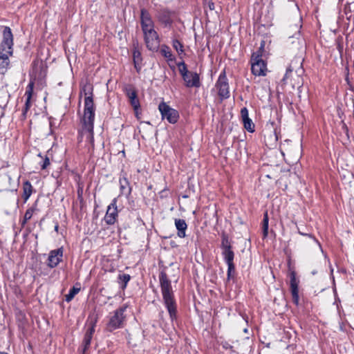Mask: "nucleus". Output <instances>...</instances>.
Wrapping results in <instances>:
<instances>
[{"instance_id": "obj_1", "label": "nucleus", "mask_w": 354, "mask_h": 354, "mask_svg": "<svg viewBox=\"0 0 354 354\" xmlns=\"http://www.w3.org/2000/svg\"><path fill=\"white\" fill-rule=\"evenodd\" d=\"M93 86L85 85L80 93L85 95L84 114L80 120L82 131L87 133L86 139L93 145L94 142V121L95 106L93 102Z\"/></svg>"}, {"instance_id": "obj_2", "label": "nucleus", "mask_w": 354, "mask_h": 354, "mask_svg": "<svg viewBox=\"0 0 354 354\" xmlns=\"http://www.w3.org/2000/svg\"><path fill=\"white\" fill-rule=\"evenodd\" d=\"M165 267L159 274V283L162 295L163 304L168 311L170 319L173 322L177 319V303L172 289L171 282L165 271Z\"/></svg>"}, {"instance_id": "obj_3", "label": "nucleus", "mask_w": 354, "mask_h": 354, "mask_svg": "<svg viewBox=\"0 0 354 354\" xmlns=\"http://www.w3.org/2000/svg\"><path fill=\"white\" fill-rule=\"evenodd\" d=\"M2 40L0 43V75H4L10 66V56L13 55L14 37L9 26H2Z\"/></svg>"}, {"instance_id": "obj_4", "label": "nucleus", "mask_w": 354, "mask_h": 354, "mask_svg": "<svg viewBox=\"0 0 354 354\" xmlns=\"http://www.w3.org/2000/svg\"><path fill=\"white\" fill-rule=\"evenodd\" d=\"M129 307V304L126 303L113 312V315H110L106 324V330L107 331L113 332L115 330L124 328L126 321L124 312Z\"/></svg>"}, {"instance_id": "obj_5", "label": "nucleus", "mask_w": 354, "mask_h": 354, "mask_svg": "<svg viewBox=\"0 0 354 354\" xmlns=\"http://www.w3.org/2000/svg\"><path fill=\"white\" fill-rule=\"evenodd\" d=\"M154 28L155 26H148L141 28L147 49L152 52H158L159 50L160 39Z\"/></svg>"}, {"instance_id": "obj_6", "label": "nucleus", "mask_w": 354, "mask_h": 354, "mask_svg": "<svg viewBox=\"0 0 354 354\" xmlns=\"http://www.w3.org/2000/svg\"><path fill=\"white\" fill-rule=\"evenodd\" d=\"M158 109L162 120L166 119L171 124H175L178 122L179 118L178 111L170 107L166 102H160L158 105Z\"/></svg>"}, {"instance_id": "obj_7", "label": "nucleus", "mask_w": 354, "mask_h": 354, "mask_svg": "<svg viewBox=\"0 0 354 354\" xmlns=\"http://www.w3.org/2000/svg\"><path fill=\"white\" fill-rule=\"evenodd\" d=\"M216 87L218 89V95L221 99H227L230 97L228 80L225 70L220 73L216 83Z\"/></svg>"}, {"instance_id": "obj_8", "label": "nucleus", "mask_w": 354, "mask_h": 354, "mask_svg": "<svg viewBox=\"0 0 354 354\" xmlns=\"http://www.w3.org/2000/svg\"><path fill=\"white\" fill-rule=\"evenodd\" d=\"M174 12L167 8L160 9L156 12V18L158 23L166 28H171L174 23Z\"/></svg>"}, {"instance_id": "obj_9", "label": "nucleus", "mask_w": 354, "mask_h": 354, "mask_svg": "<svg viewBox=\"0 0 354 354\" xmlns=\"http://www.w3.org/2000/svg\"><path fill=\"white\" fill-rule=\"evenodd\" d=\"M123 91L129 98V102L133 109L136 117H138V111L140 107V104L138 98L136 88L131 84H127L123 88Z\"/></svg>"}, {"instance_id": "obj_10", "label": "nucleus", "mask_w": 354, "mask_h": 354, "mask_svg": "<svg viewBox=\"0 0 354 354\" xmlns=\"http://www.w3.org/2000/svg\"><path fill=\"white\" fill-rule=\"evenodd\" d=\"M117 202L118 198H114L107 207L106 212L104 217V221L108 225H114L117 221V218L118 217Z\"/></svg>"}, {"instance_id": "obj_11", "label": "nucleus", "mask_w": 354, "mask_h": 354, "mask_svg": "<svg viewBox=\"0 0 354 354\" xmlns=\"http://www.w3.org/2000/svg\"><path fill=\"white\" fill-rule=\"evenodd\" d=\"M221 248L223 259H234V252L232 250V241L225 232L221 234Z\"/></svg>"}, {"instance_id": "obj_12", "label": "nucleus", "mask_w": 354, "mask_h": 354, "mask_svg": "<svg viewBox=\"0 0 354 354\" xmlns=\"http://www.w3.org/2000/svg\"><path fill=\"white\" fill-rule=\"evenodd\" d=\"M120 194L124 196L127 199H129L133 190L132 186L127 178V174L122 171L119 177Z\"/></svg>"}, {"instance_id": "obj_13", "label": "nucleus", "mask_w": 354, "mask_h": 354, "mask_svg": "<svg viewBox=\"0 0 354 354\" xmlns=\"http://www.w3.org/2000/svg\"><path fill=\"white\" fill-rule=\"evenodd\" d=\"M290 290L292 297V302L297 306H299V280L297 279V273L294 270H290Z\"/></svg>"}, {"instance_id": "obj_14", "label": "nucleus", "mask_w": 354, "mask_h": 354, "mask_svg": "<svg viewBox=\"0 0 354 354\" xmlns=\"http://www.w3.org/2000/svg\"><path fill=\"white\" fill-rule=\"evenodd\" d=\"M251 71L255 76H265L267 71L266 63L262 59L251 58Z\"/></svg>"}, {"instance_id": "obj_15", "label": "nucleus", "mask_w": 354, "mask_h": 354, "mask_svg": "<svg viewBox=\"0 0 354 354\" xmlns=\"http://www.w3.org/2000/svg\"><path fill=\"white\" fill-rule=\"evenodd\" d=\"M63 252V248L50 251L47 260L48 267L50 268H56L62 261Z\"/></svg>"}, {"instance_id": "obj_16", "label": "nucleus", "mask_w": 354, "mask_h": 354, "mask_svg": "<svg viewBox=\"0 0 354 354\" xmlns=\"http://www.w3.org/2000/svg\"><path fill=\"white\" fill-rule=\"evenodd\" d=\"M182 79L184 81L186 87L199 88L201 86L199 75L196 72L190 71L186 75L182 76Z\"/></svg>"}, {"instance_id": "obj_17", "label": "nucleus", "mask_w": 354, "mask_h": 354, "mask_svg": "<svg viewBox=\"0 0 354 354\" xmlns=\"http://www.w3.org/2000/svg\"><path fill=\"white\" fill-rule=\"evenodd\" d=\"M132 55H133V62L134 65V68L136 70L137 73H140L142 68V57L141 55V52L139 50V44L138 41H134L133 43V50H132Z\"/></svg>"}, {"instance_id": "obj_18", "label": "nucleus", "mask_w": 354, "mask_h": 354, "mask_svg": "<svg viewBox=\"0 0 354 354\" xmlns=\"http://www.w3.org/2000/svg\"><path fill=\"white\" fill-rule=\"evenodd\" d=\"M33 87H34V82L31 81L28 84L26 91L25 93V95H26V100L24 106L22 109V113H21V119L22 120H25L26 118L27 113L31 106L30 100H31V97H32V93H33Z\"/></svg>"}, {"instance_id": "obj_19", "label": "nucleus", "mask_w": 354, "mask_h": 354, "mask_svg": "<svg viewBox=\"0 0 354 354\" xmlns=\"http://www.w3.org/2000/svg\"><path fill=\"white\" fill-rule=\"evenodd\" d=\"M241 115L243 122L244 128L249 132L253 133L254 130V124L252 120L249 118L248 110L246 107L241 109Z\"/></svg>"}, {"instance_id": "obj_20", "label": "nucleus", "mask_w": 354, "mask_h": 354, "mask_svg": "<svg viewBox=\"0 0 354 354\" xmlns=\"http://www.w3.org/2000/svg\"><path fill=\"white\" fill-rule=\"evenodd\" d=\"M140 26L142 27H146L148 26H155L154 22L152 19L151 15L146 8H142L140 10Z\"/></svg>"}, {"instance_id": "obj_21", "label": "nucleus", "mask_w": 354, "mask_h": 354, "mask_svg": "<svg viewBox=\"0 0 354 354\" xmlns=\"http://www.w3.org/2000/svg\"><path fill=\"white\" fill-rule=\"evenodd\" d=\"M174 223L177 230V235L179 238H185L186 235V230L187 229V224L184 219L175 218Z\"/></svg>"}, {"instance_id": "obj_22", "label": "nucleus", "mask_w": 354, "mask_h": 354, "mask_svg": "<svg viewBox=\"0 0 354 354\" xmlns=\"http://www.w3.org/2000/svg\"><path fill=\"white\" fill-rule=\"evenodd\" d=\"M160 54L167 59V62H175L176 57L172 54L171 50L167 44H162L159 46Z\"/></svg>"}, {"instance_id": "obj_23", "label": "nucleus", "mask_w": 354, "mask_h": 354, "mask_svg": "<svg viewBox=\"0 0 354 354\" xmlns=\"http://www.w3.org/2000/svg\"><path fill=\"white\" fill-rule=\"evenodd\" d=\"M227 265V280L230 281L234 279L235 265L234 263V259H223Z\"/></svg>"}, {"instance_id": "obj_24", "label": "nucleus", "mask_w": 354, "mask_h": 354, "mask_svg": "<svg viewBox=\"0 0 354 354\" xmlns=\"http://www.w3.org/2000/svg\"><path fill=\"white\" fill-rule=\"evenodd\" d=\"M33 187L31 185V183L28 180H26L23 183V194H22V198L24 201V203H26L30 196H31L32 193Z\"/></svg>"}, {"instance_id": "obj_25", "label": "nucleus", "mask_w": 354, "mask_h": 354, "mask_svg": "<svg viewBox=\"0 0 354 354\" xmlns=\"http://www.w3.org/2000/svg\"><path fill=\"white\" fill-rule=\"evenodd\" d=\"M97 315H89L88 319V321H89V326L86 330L85 334L93 337V333H95V328L96 326V324L97 322Z\"/></svg>"}, {"instance_id": "obj_26", "label": "nucleus", "mask_w": 354, "mask_h": 354, "mask_svg": "<svg viewBox=\"0 0 354 354\" xmlns=\"http://www.w3.org/2000/svg\"><path fill=\"white\" fill-rule=\"evenodd\" d=\"M37 201H36L35 202V203L32 205V206L30 208H28L25 214H24V219L21 221V226L24 227L25 225V224L27 223L28 221H29L33 213L35 212V211H37Z\"/></svg>"}, {"instance_id": "obj_27", "label": "nucleus", "mask_w": 354, "mask_h": 354, "mask_svg": "<svg viewBox=\"0 0 354 354\" xmlns=\"http://www.w3.org/2000/svg\"><path fill=\"white\" fill-rule=\"evenodd\" d=\"M118 279V283L121 284V289L124 290L127 288V283L131 279V276L126 273L120 274Z\"/></svg>"}, {"instance_id": "obj_28", "label": "nucleus", "mask_w": 354, "mask_h": 354, "mask_svg": "<svg viewBox=\"0 0 354 354\" xmlns=\"http://www.w3.org/2000/svg\"><path fill=\"white\" fill-rule=\"evenodd\" d=\"M92 338V336L84 334L82 344V354H87V351L90 347Z\"/></svg>"}, {"instance_id": "obj_29", "label": "nucleus", "mask_w": 354, "mask_h": 354, "mask_svg": "<svg viewBox=\"0 0 354 354\" xmlns=\"http://www.w3.org/2000/svg\"><path fill=\"white\" fill-rule=\"evenodd\" d=\"M171 44H172L173 48L177 51V53L179 55L184 53L185 50H184L183 44L178 39H173L171 41Z\"/></svg>"}, {"instance_id": "obj_30", "label": "nucleus", "mask_w": 354, "mask_h": 354, "mask_svg": "<svg viewBox=\"0 0 354 354\" xmlns=\"http://www.w3.org/2000/svg\"><path fill=\"white\" fill-rule=\"evenodd\" d=\"M268 222H269V218L268 212H266L263 214V218L262 221V230H263V237H266L268 234Z\"/></svg>"}, {"instance_id": "obj_31", "label": "nucleus", "mask_w": 354, "mask_h": 354, "mask_svg": "<svg viewBox=\"0 0 354 354\" xmlns=\"http://www.w3.org/2000/svg\"><path fill=\"white\" fill-rule=\"evenodd\" d=\"M266 45V41L262 40L260 44V46L256 52H254L252 55L251 58L254 59H262L263 53L264 52V48Z\"/></svg>"}, {"instance_id": "obj_32", "label": "nucleus", "mask_w": 354, "mask_h": 354, "mask_svg": "<svg viewBox=\"0 0 354 354\" xmlns=\"http://www.w3.org/2000/svg\"><path fill=\"white\" fill-rule=\"evenodd\" d=\"M80 291V288L73 286L67 295H65V300L67 302L71 301L74 297Z\"/></svg>"}, {"instance_id": "obj_33", "label": "nucleus", "mask_w": 354, "mask_h": 354, "mask_svg": "<svg viewBox=\"0 0 354 354\" xmlns=\"http://www.w3.org/2000/svg\"><path fill=\"white\" fill-rule=\"evenodd\" d=\"M177 66L181 77L189 72L187 69V66L184 61L177 63Z\"/></svg>"}, {"instance_id": "obj_34", "label": "nucleus", "mask_w": 354, "mask_h": 354, "mask_svg": "<svg viewBox=\"0 0 354 354\" xmlns=\"http://www.w3.org/2000/svg\"><path fill=\"white\" fill-rule=\"evenodd\" d=\"M292 71H293V69L292 68L291 66H289L287 68L286 73H285L283 77L282 78V80H281V84L283 85H285L287 84V80L288 79L290 74L292 73Z\"/></svg>"}, {"instance_id": "obj_35", "label": "nucleus", "mask_w": 354, "mask_h": 354, "mask_svg": "<svg viewBox=\"0 0 354 354\" xmlns=\"http://www.w3.org/2000/svg\"><path fill=\"white\" fill-rule=\"evenodd\" d=\"M50 165V160L48 156H45L44 158L42 163L40 162V167L42 170L46 169V167Z\"/></svg>"}, {"instance_id": "obj_36", "label": "nucleus", "mask_w": 354, "mask_h": 354, "mask_svg": "<svg viewBox=\"0 0 354 354\" xmlns=\"http://www.w3.org/2000/svg\"><path fill=\"white\" fill-rule=\"evenodd\" d=\"M223 348L225 350H230L232 352H234L233 346H232L228 342L224 341L221 343Z\"/></svg>"}, {"instance_id": "obj_37", "label": "nucleus", "mask_w": 354, "mask_h": 354, "mask_svg": "<svg viewBox=\"0 0 354 354\" xmlns=\"http://www.w3.org/2000/svg\"><path fill=\"white\" fill-rule=\"evenodd\" d=\"M204 6L205 8H208L209 10H214L215 9L214 3L212 0H207V1L204 2Z\"/></svg>"}, {"instance_id": "obj_38", "label": "nucleus", "mask_w": 354, "mask_h": 354, "mask_svg": "<svg viewBox=\"0 0 354 354\" xmlns=\"http://www.w3.org/2000/svg\"><path fill=\"white\" fill-rule=\"evenodd\" d=\"M298 232H299V234H301L302 236L310 237V238L313 239L314 241H315L316 242L318 243V241L317 240V239L313 234L301 232L299 230L298 231Z\"/></svg>"}, {"instance_id": "obj_39", "label": "nucleus", "mask_w": 354, "mask_h": 354, "mask_svg": "<svg viewBox=\"0 0 354 354\" xmlns=\"http://www.w3.org/2000/svg\"><path fill=\"white\" fill-rule=\"evenodd\" d=\"M14 293L18 297V295H21V290L18 286H16L14 289Z\"/></svg>"}, {"instance_id": "obj_40", "label": "nucleus", "mask_w": 354, "mask_h": 354, "mask_svg": "<svg viewBox=\"0 0 354 354\" xmlns=\"http://www.w3.org/2000/svg\"><path fill=\"white\" fill-rule=\"evenodd\" d=\"M54 230L55 232H58V230H59V223L57 222H56L55 223V227H54Z\"/></svg>"}, {"instance_id": "obj_41", "label": "nucleus", "mask_w": 354, "mask_h": 354, "mask_svg": "<svg viewBox=\"0 0 354 354\" xmlns=\"http://www.w3.org/2000/svg\"><path fill=\"white\" fill-rule=\"evenodd\" d=\"M77 194H78V197L79 198H82V189H78L77 191Z\"/></svg>"}, {"instance_id": "obj_42", "label": "nucleus", "mask_w": 354, "mask_h": 354, "mask_svg": "<svg viewBox=\"0 0 354 354\" xmlns=\"http://www.w3.org/2000/svg\"><path fill=\"white\" fill-rule=\"evenodd\" d=\"M301 80H302L301 79ZM298 85H299V86H299V88L301 87V86H302V85H303V82H302V81H301V82H298Z\"/></svg>"}, {"instance_id": "obj_43", "label": "nucleus", "mask_w": 354, "mask_h": 354, "mask_svg": "<svg viewBox=\"0 0 354 354\" xmlns=\"http://www.w3.org/2000/svg\"><path fill=\"white\" fill-rule=\"evenodd\" d=\"M169 67H170V68H171L173 71H175V66H173V65H170V64H169Z\"/></svg>"}, {"instance_id": "obj_44", "label": "nucleus", "mask_w": 354, "mask_h": 354, "mask_svg": "<svg viewBox=\"0 0 354 354\" xmlns=\"http://www.w3.org/2000/svg\"><path fill=\"white\" fill-rule=\"evenodd\" d=\"M44 221V218H42L40 220L39 223V225L40 226L42 225V223H43V221Z\"/></svg>"}, {"instance_id": "obj_45", "label": "nucleus", "mask_w": 354, "mask_h": 354, "mask_svg": "<svg viewBox=\"0 0 354 354\" xmlns=\"http://www.w3.org/2000/svg\"><path fill=\"white\" fill-rule=\"evenodd\" d=\"M170 245H171V247L176 246V245L174 242H171Z\"/></svg>"}, {"instance_id": "obj_46", "label": "nucleus", "mask_w": 354, "mask_h": 354, "mask_svg": "<svg viewBox=\"0 0 354 354\" xmlns=\"http://www.w3.org/2000/svg\"><path fill=\"white\" fill-rule=\"evenodd\" d=\"M0 354H8V353H6V352L0 351Z\"/></svg>"}, {"instance_id": "obj_47", "label": "nucleus", "mask_w": 354, "mask_h": 354, "mask_svg": "<svg viewBox=\"0 0 354 354\" xmlns=\"http://www.w3.org/2000/svg\"><path fill=\"white\" fill-rule=\"evenodd\" d=\"M39 157H41L43 159V156L41 155V153H39L38 155Z\"/></svg>"}, {"instance_id": "obj_48", "label": "nucleus", "mask_w": 354, "mask_h": 354, "mask_svg": "<svg viewBox=\"0 0 354 354\" xmlns=\"http://www.w3.org/2000/svg\"><path fill=\"white\" fill-rule=\"evenodd\" d=\"M244 332H245V333H247V332H248V329H247V328H245V329H244Z\"/></svg>"}, {"instance_id": "obj_49", "label": "nucleus", "mask_w": 354, "mask_h": 354, "mask_svg": "<svg viewBox=\"0 0 354 354\" xmlns=\"http://www.w3.org/2000/svg\"><path fill=\"white\" fill-rule=\"evenodd\" d=\"M7 178H8V180H10V176H7Z\"/></svg>"}, {"instance_id": "obj_50", "label": "nucleus", "mask_w": 354, "mask_h": 354, "mask_svg": "<svg viewBox=\"0 0 354 354\" xmlns=\"http://www.w3.org/2000/svg\"><path fill=\"white\" fill-rule=\"evenodd\" d=\"M203 3L207 1V0H203Z\"/></svg>"}]
</instances>
